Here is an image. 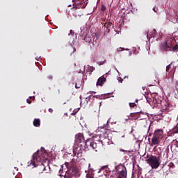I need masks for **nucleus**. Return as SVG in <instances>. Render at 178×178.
Wrapping results in <instances>:
<instances>
[{"instance_id":"obj_1","label":"nucleus","mask_w":178,"mask_h":178,"mask_svg":"<svg viewBox=\"0 0 178 178\" xmlns=\"http://www.w3.org/2000/svg\"><path fill=\"white\" fill-rule=\"evenodd\" d=\"M109 121H107L106 124L100 127L101 134L96 135L95 138L98 137V140L97 142H90V147L93 149H95L96 152L98 149H100L102 147H104L106 143H108L109 138H108V134L111 133V129H109Z\"/></svg>"},{"instance_id":"obj_2","label":"nucleus","mask_w":178,"mask_h":178,"mask_svg":"<svg viewBox=\"0 0 178 178\" xmlns=\"http://www.w3.org/2000/svg\"><path fill=\"white\" fill-rule=\"evenodd\" d=\"M47 152L45 149L38 150L33 154L32 159L28 162V166H31V165H35V163H42V161L47 159Z\"/></svg>"},{"instance_id":"obj_3","label":"nucleus","mask_w":178,"mask_h":178,"mask_svg":"<svg viewBox=\"0 0 178 178\" xmlns=\"http://www.w3.org/2000/svg\"><path fill=\"white\" fill-rule=\"evenodd\" d=\"M32 168H35V171L36 173L41 175V173H51V167L49 165L45 166L42 163H35V165H31Z\"/></svg>"},{"instance_id":"obj_4","label":"nucleus","mask_w":178,"mask_h":178,"mask_svg":"<svg viewBox=\"0 0 178 178\" xmlns=\"http://www.w3.org/2000/svg\"><path fill=\"white\" fill-rule=\"evenodd\" d=\"M147 163L151 166L152 169H158L161 165V157L156 156H151L147 160Z\"/></svg>"},{"instance_id":"obj_5","label":"nucleus","mask_w":178,"mask_h":178,"mask_svg":"<svg viewBox=\"0 0 178 178\" xmlns=\"http://www.w3.org/2000/svg\"><path fill=\"white\" fill-rule=\"evenodd\" d=\"M99 38V35H98V34H95V37L94 35H92V34H86V35L84 38V41H86V42H92L93 44V45H95L97 44H98V40Z\"/></svg>"},{"instance_id":"obj_6","label":"nucleus","mask_w":178,"mask_h":178,"mask_svg":"<svg viewBox=\"0 0 178 178\" xmlns=\"http://www.w3.org/2000/svg\"><path fill=\"white\" fill-rule=\"evenodd\" d=\"M75 143L76 144H80L81 147H83V145H86L87 142L84 138V134L81 133L76 134L75 135Z\"/></svg>"},{"instance_id":"obj_7","label":"nucleus","mask_w":178,"mask_h":178,"mask_svg":"<svg viewBox=\"0 0 178 178\" xmlns=\"http://www.w3.org/2000/svg\"><path fill=\"white\" fill-rule=\"evenodd\" d=\"M116 170L118 172V178H127V170L123 165L117 166Z\"/></svg>"},{"instance_id":"obj_8","label":"nucleus","mask_w":178,"mask_h":178,"mask_svg":"<svg viewBox=\"0 0 178 178\" xmlns=\"http://www.w3.org/2000/svg\"><path fill=\"white\" fill-rule=\"evenodd\" d=\"M77 176V170L74 167H72L65 173L64 178H74Z\"/></svg>"},{"instance_id":"obj_9","label":"nucleus","mask_w":178,"mask_h":178,"mask_svg":"<svg viewBox=\"0 0 178 178\" xmlns=\"http://www.w3.org/2000/svg\"><path fill=\"white\" fill-rule=\"evenodd\" d=\"M87 6V3H86V1L84 0H77L74 4L73 8L75 9H84Z\"/></svg>"},{"instance_id":"obj_10","label":"nucleus","mask_w":178,"mask_h":178,"mask_svg":"<svg viewBox=\"0 0 178 178\" xmlns=\"http://www.w3.org/2000/svg\"><path fill=\"white\" fill-rule=\"evenodd\" d=\"M154 137H156V138H159L160 140L163 138V130L162 129H157L154 131L153 134Z\"/></svg>"},{"instance_id":"obj_11","label":"nucleus","mask_w":178,"mask_h":178,"mask_svg":"<svg viewBox=\"0 0 178 178\" xmlns=\"http://www.w3.org/2000/svg\"><path fill=\"white\" fill-rule=\"evenodd\" d=\"M72 14L74 17H81L83 16V12H81V10H79V9H76V8H72Z\"/></svg>"},{"instance_id":"obj_12","label":"nucleus","mask_w":178,"mask_h":178,"mask_svg":"<svg viewBox=\"0 0 178 178\" xmlns=\"http://www.w3.org/2000/svg\"><path fill=\"white\" fill-rule=\"evenodd\" d=\"M160 49H161L162 52H166V51H172V49H170L165 42L161 44Z\"/></svg>"},{"instance_id":"obj_13","label":"nucleus","mask_w":178,"mask_h":178,"mask_svg":"<svg viewBox=\"0 0 178 178\" xmlns=\"http://www.w3.org/2000/svg\"><path fill=\"white\" fill-rule=\"evenodd\" d=\"M161 143V139H159L158 138H156L153 136L152 138V143L150 144L151 147H154V145H158Z\"/></svg>"},{"instance_id":"obj_14","label":"nucleus","mask_w":178,"mask_h":178,"mask_svg":"<svg viewBox=\"0 0 178 178\" xmlns=\"http://www.w3.org/2000/svg\"><path fill=\"white\" fill-rule=\"evenodd\" d=\"M170 111H172V105H170V104H166L162 108V112H165V113H168V112H170Z\"/></svg>"},{"instance_id":"obj_15","label":"nucleus","mask_w":178,"mask_h":178,"mask_svg":"<svg viewBox=\"0 0 178 178\" xmlns=\"http://www.w3.org/2000/svg\"><path fill=\"white\" fill-rule=\"evenodd\" d=\"M176 42V40L173 38H169L165 43L167 44V46L169 47L170 49H172V45Z\"/></svg>"},{"instance_id":"obj_16","label":"nucleus","mask_w":178,"mask_h":178,"mask_svg":"<svg viewBox=\"0 0 178 178\" xmlns=\"http://www.w3.org/2000/svg\"><path fill=\"white\" fill-rule=\"evenodd\" d=\"M105 81H106V78L101 76L97 80V86H100L102 87V86H104V83H105Z\"/></svg>"},{"instance_id":"obj_17","label":"nucleus","mask_w":178,"mask_h":178,"mask_svg":"<svg viewBox=\"0 0 178 178\" xmlns=\"http://www.w3.org/2000/svg\"><path fill=\"white\" fill-rule=\"evenodd\" d=\"M33 126H35V127H40V126H41V120L38 118H35L33 120Z\"/></svg>"},{"instance_id":"obj_18","label":"nucleus","mask_w":178,"mask_h":178,"mask_svg":"<svg viewBox=\"0 0 178 178\" xmlns=\"http://www.w3.org/2000/svg\"><path fill=\"white\" fill-rule=\"evenodd\" d=\"M94 98H95V96H94V95H90L88 97H86V104H88V102H90V101H91V99H94Z\"/></svg>"},{"instance_id":"obj_19","label":"nucleus","mask_w":178,"mask_h":178,"mask_svg":"<svg viewBox=\"0 0 178 178\" xmlns=\"http://www.w3.org/2000/svg\"><path fill=\"white\" fill-rule=\"evenodd\" d=\"M111 26H112V22H108L106 25V29L108 30V33H109V31H111Z\"/></svg>"},{"instance_id":"obj_20","label":"nucleus","mask_w":178,"mask_h":178,"mask_svg":"<svg viewBox=\"0 0 178 178\" xmlns=\"http://www.w3.org/2000/svg\"><path fill=\"white\" fill-rule=\"evenodd\" d=\"M170 69H172V64H170V65H168L166 67V72H169V71L170 70Z\"/></svg>"},{"instance_id":"obj_21","label":"nucleus","mask_w":178,"mask_h":178,"mask_svg":"<svg viewBox=\"0 0 178 178\" xmlns=\"http://www.w3.org/2000/svg\"><path fill=\"white\" fill-rule=\"evenodd\" d=\"M172 51H178V44H175V47L172 48Z\"/></svg>"},{"instance_id":"obj_22","label":"nucleus","mask_w":178,"mask_h":178,"mask_svg":"<svg viewBox=\"0 0 178 178\" xmlns=\"http://www.w3.org/2000/svg\"><path fill=\"white\" fill-rule=\"evenodd\" d=\"M77 112H79V108L74 109V110L73 111V112L72 113V115L73 116H74V115H76V113H77Z\"/></svg>"},{"instance_id":"obj_23","label":"nucleus","mask_w":178,"mask_h":178,"mask_svg":"<svg viewBox=\"0 0 178 178\" xmlns=\"http://www.w3.org/2000/svg\"><path fill=\"white\" fill-rule=\"evenodd\" d=\"M130 108H134L136 106V103H129Z\"/></svg>"},{"instance_id":"obj_24","label":"nucleus","mask_w":178,"mask_h":178,"mask_svg":"<svg viewBox=\"0 0 178 178\" xmlns=\"http://www.w3.org/2000/svg\"><path fill=\"white\" fill-rule=\"evenodd\" d=\"M118 80L119 83H123V79H122L120 77H118Z\"/></svg>"},{"instance_id":"obj_25","label":"nucleus","mask_w":178,"mask_h":178,"mask_svg":"<svg viewBox=\"0 0 178 178\" xmlns=\"http://www.w3.org/2000/svg\"><path fill=\"white\" fill-rule=\"evenodd\" d=\"M118 52L120 51H124V48L120 47L119 49H117Z\"/></svg>"},{"instance_id":"obj_26","label":"nucleus","mask_w":178,"mask_h":178,"mask_svg":"<svg viewBox=\"0 0 178 178\" xmlns=\"http://www.w3.org/2000/svg\"><path fill=\"white\" fill-rule=\"evenodd\" d=\"M80 87H81V84H77V83L75 84V88H80Z\"/></svg>"},{"instance_id":"obj_27","label":"nucleus","mask_w":178,"mask_h":178,"mask_svg":"<svg viewBox=\"0 0 178 178\" xmlns=\"http://www.w3.org/2000/svg\"><path fill=\"white\" fill-rule=\"evenodd\" d=\"M89 70H90V72H92L93 70H95V68L93 67H90Z\"/></svg>"},{"instance_id":"obj_28","label":"nucleus","mask_w":178,"mask_h":178,"mask_svg":"<svg viewBox=\"0 0 178 178\" xmlns=\"http://www.w3.org/2000/svg\"><path fill=\"white\" fill-rule=\"evenodd\" d=\"M106 8H105V6H102V10H103V12H105Z\"/></svg>"},{"instance_id":"obj_29","label":"nucleus","mask_w":178,"mask_h":178,"mask_svg":"<svg viewBox=\"0 0 178 178\" xmlns=\"http://www.w3.org/2000/svg\"><path fill=\"white\" fill-rule=\"evenodd\" d=\"M49 112L50 113H52V112H54V110L52 108H49Z\"/></svg>"},{"instance_id":"obj_30","label":"nucleus","mask_w":178,"mask_h":178,"mask_svg":"<svg viewBox=\"0 0 178 178\" xmlns=\"http://www.w3.org/2000/svg\"><path fill=\"white\" fill-rule=\"evenodd\" d=\"M146 35H147V38H149V32H147Z\"/></svg>"},{"instance_id":"obj_31","label":"nucleus","mask_w":178,"mask_h":178,"mask_svg":"<svg viewBox=\"0 0 178 178\" xmlns=\"http://www.w3.org/2000/svg\"><path fill=\"white\" fill-rule=\"evenodd\" d=\"M26 102H27V104H31V101L29 100V99H26Z\"/></svg>"},{"instance_id":"obj_32","label":"nucleus","mask_w":178,"mask_h":178,"mask_svg":"<svg viewBox=\"0 0 178 178\" xmlns=\"http://www.w3.org/2000/svg\"><path fill=\"white\" fill-rule=\"evenodd\" d=\"M175 133L178 134V127H177L176 129H175Z\"/></svg>"},{"instance_id":"obj_33","label":"nucleus","mask_w":178,"mask_h":178,"mask_svg":"<svg viewBox=\"0 0 178 178\" xmlns=\"http://www.w3.org/2000/svg\"><path fill=\"white\" fill-rule=\"evenodd\" d=\"M153 10H154V12H155V13H157V11H156V10L155 9V8H153Z\"/></svg>"},{"instance_id":"obj_34","label":"nucleus","mask_w":178,"mask_h":178,"mask_svg":"<svg viewBox=\"0 0 178 178\" xmlns=\"http://www.w3.org/2000/svg\"><path fill=\"white\" fill-rule=\"evenodd\" d=\"M175 87H176V88H177V87H178V81L176 82Z\"/></svg>"},{"instance_id":"obj_35","label":"nucleus","mask_w":178,"mask_h":178,"mask_svg":"<svg viewBox=\"0 0 178 178\" xmlns=\"http://www.w3.org/2000/svg\"><path fill=\"white\" fill-rule=\"evenodd\" d=\"M76 52V48H73V53Z\"/></svg>"},{"instance_id":"obj_36","label":"nucleus","mask_w":178,"mask_h":178,"mask_svg":"<svg viewBox=\"0 0 178 178\" xmlns=\"http://www.w3.org/2000/svg\"><path fill=\"white\" fill-rule=\"evenodd\" d=\"M80 155H81V154L77 153V156H80Z\"/></svg>"},{"instance_id":"obj_37","label":"nucleus","mask_w":178,"mask_h":178,"mask_svg":"<svg viewBox=\"0 0 178 178\" xmlns=\"http://www.w3.org/2000/svg\"><path fill=\"white\" fill-rule=\"evenodd\" d=\"M141 174V171L138 170V175Z\"/></svg>"},{"instance_id":"obj_38","label":"nucleus","mask_w":178,"mask_h":178,"mask_svg":"<svg viewBox=\"0 0 178 178\" xmlns=\"http://www.w3.org/2000/svg\"><path fill=\"white\" fill-rule=\"evenodd\" d=\"M104 168H106V166L102 167V169H104Z\"/></svg>"},{"instance_id":"obj_39","label":"nucleus","mask_w":178,"mask_h":178,"mask_svg":"<svg viewBox=\"0 0 178 178\" xmlns=\"http://www.w3.org/2000/svg\"><path fill=\"white\" fill-rule=\"evenodd\" d=\"M122 151L123 152H124V149H122Z\"/></svg>"},{"instance_id":"obj_40","label":"nucleus","mask_w":178,"mask_h":178,"mask_svg":"<svg viewBox=\"0 0 178 178\" xmlns=\"http://www.w3.org/2000/svg\"><path fill=\"white\" fill-rule=\"evenodd\" d=\"M153 31H154V32H155V31H155V29H154V30H153Z\"/></svg>"},{"instance_id":"obj_41","label":"nucleus","mask_w":178,"mask_h":178,"mask_svg":"<svg viewBox=\"0 0 178 178\" xmlns=\"http://www.w3.org/2000/svg\"><path fill=\"white\" fill-rule=\"evenodd\" d=\"M72 31L71 30V31H70V33H72Z\"/></svg>"}]
</instances>
